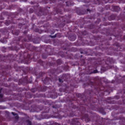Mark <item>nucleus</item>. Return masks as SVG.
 <instances>
[{
    "label": "nucleus",
    "instance_id": "obj_1",
    "mask_svg": "<svg viewBox=\"0 0 125 125\" xmlns=\"http://www.w3.org/2000/svg\"><path fill=\"white\" fill-rule=\"evenodd\" d=\"M97 80V78L94 79L95 82H90L89 84L91 85L92 88H94V91H96L93 94L94 98L93 97H90L86 98L85 100L83 99V95L80 93L76 94L77 97L81 98L83 104H81V105L79 107V110L77 111L78 114H75V112L72 110H68L65 112L64 115L63 116L57 113L53 115V118L55 119H59V120H62V118H66V117H69L71 118L75 116L77 117H81V119L82 121H84L85 123H88L91 121V119L93 117L91 115L89 116L86 113H90V114H93L90 110L93 111H96L98 110L99 112L103 115H106V112L104 110L103 107L98 108L97 106L98 101L101 100V99L104 96V93L102 91L105 90V87L102 85L101 81Z\"/></svg>",
    "mask_w": 125,
    "mask_h": 125
},
{
    "label": "nucleus",
    "instance_id": "obj_2",
    "mask_svg": "<svg viewBox=\"0 0 125 125\" xmlns=\"http://www.w3.org/2000/svg\"><path fill=\"white\" fill-rule=\"evenodd\" d=\"M11 1H15V0H9ZM23 1L26 2L28 0H22ZM9 3V2L7 0H0V10L1 9H3L5 8V9H7L8 5ZM18 14L17 13L15 14H11V15L9 13L7 12H3L1 14V16H0V20H4V17L5 16H8V18L7 20H6L4 22L5 25L6 26H9L10 24H16L17 23L18 21L20 22L18 24V27L20 29H27L28 27V21H25V20L23 19H17V16Z\"/></svg>",
    "mask_w": 125,
    "mask_h": 125
},
{
    "label": "nucleus",
    "instance_id": "obj_3",
    "mask_svg": "<svg viewBox=\"0 0 125 125\" xmlns=\"http://www.w3.org/2000/svg\"><path fill=\"white\" fill-rule=\"evenodd\" d=\"M32 36L27 35L25 38H23L22 36L16 38L15 40L13 41V43H11L12 46L9 47V49L10 50H15L18 51L20 48H26L30 51H33L35 49V46L32 44L27 43V42L32 41Z\"/></svg>",
    "mask_w": 125,
    "mask_h": 125
},
{
    "label": "nucleus",
    "instance_id": "obj_4",
    "mask_svg": "<svg viewBox=\"0 0 125 125\" xmlns=\"http://www.w3.org/2000/svg\"><path fill=\"white\" fill-rule=\"evenodd\" d=\"M33 55H30L28 52H24L23 53L21 52L16 57L15 60L16 61L24 62L25 64H30L32 59L34 62H36V61L41 57V55L38 53L36 54H34V53H33Z\"/></svg>",
    "mask_w": 125,
    "mask_h": 125
},
{
    "label": "nucleus",
    "instance_id": "obj_5",
    "mask_svg": "<svg viewBox=\"0 0 125 125\" xmlns=\"http://www.w3.org/2000/svg\"><path fill=\"white\" fill-rule=\"evenodd\" d=\"M68 69L69 65H68V64H66L64 66H58L56 69L55 68L51 69L49 72H48V74H49V76L51 77V78H52V79L46 77L44 80L43 79H42V81L43 82V83H44V84H49V83H50V82H52V78H53V77L56 78V75H58V74L62 73L63 70L68 71Z\"/></svg>",
    "mask_w": 125,
    "mask_h": 125
},
{
    "label": "nucleus",
    "instance_id": "obj_6",
    "mask_svg": "<svg viewBox=\"0 0 125 125\" xmlns=\"http://www.w3.org/2000/svg\"><path fill=\"white\" fill-rule=\"evenodd\" d=\"M59 2L60 4L58 5L57 8H54V11L55 12V13L54 14V15H56V14H63V10L64 11H67L65 10V8H64L65 7V5H63L64 3L66 4V6L74 5V2H72V1H67L65 2L64 1H62V0H60Z\"/></svg>",
    "mask_w": 125,
    "mask_h": 125
},
{
    "label": "nucleus",
    "instance_id": "obj_7",
    "mask_svg": "<svg viewBox=\"0 0 125 125\" xmlns=\"http://www.w3.org/2000/svg\"><path fill=\"white\" fill-rule=\"evenodd\" d=\"M98 57H99L98 59V64L100 65H103V64H107V62H109V63H113L114 61L112 58H105V59L103 58L102 56H103V54L101 53H98L97 55Z\"/></svg>",
    "mask_w": 125,
    "mask_h": 125
},
{
    "label": "nucleus",
    "instance_id": "obj_8",
    "mask_svg": "<svg viewBox=\"0 0 125 125\" xmlns=\"http://www.w3.org/2000/svg\"><path fill=\"white\" fill-rule=\"evenodd\" d=\"M36 8L38 9L39 8V7L35 6V7H33L30 8L29 10V13H33L35 12L38 16H42V15L45 16V15H47V13H45L47 12V10H45L44 11H42V8L40 7V10H39V12L38 13V9L36 11Z\"/></svg>",
    "mask_w": 125,
    "mask_h": 125
},
{
    "label": "nucleus",
    "instance_id": "obj_9",
    "mask_svg": "<svg viewBox=\"0 0 125 125\" xmlns=\"http://www.w3.org/2000/svg\"><path fill=\"white\" fill-rule=\"evenodd\" d=\"M75 51H77V48L71 47L68 50V52L63 53V52H61L60 54L61 57H66L68 59H72V58H73V54H68V53H69V52H75Z\"/></svg>",
    "mask_w": 125,
    "mask_h": 125
},
{
    "label": "nucleus",
    "instance_id": "obj_10",
    "mask_svg": "<svg viewBox=\"0 0 125 125\" xmlns=\"http://www.w3.org/2000/svg\"><path fill=\"white\" fill-rule=\"evenodd\" d=\"M38 64H40L41 66H42L44 69H47L48 67H55L56 66V64H55V62H42L41 60H39L38 61Z\"/></svg>",
    "mask_w": 125,
    "mask_h": 125
},
{
    "label": "nucleus",
    "instance_id": "obj_11",
    "mask_svg": "<svg viewBox=\"0 0 125 125\" xmlns=\"http://www.w3.org/2000/svg\"><path fill=\"white\" fill-rule=\"evenodd\" d=\"M25 70H26V73H32V74H33L35 76H36V79H40V78L43 76V72H40L38 73L37 72H35L34 71H35V69L34 68H30L29 67H26L25 68Z\"/></svg>",
    "mask_w": 125,
    "mask_h": 125
},
{
    "label": "nucleus",
    "instance_id": "obj_12",
    "mask_svg": "<svg viewBox=\"0 0 125 125\" xmlns=\"http://www.w3.org/2000/svg\"><path fill=\"white\" fill-rule=\"evenodd\" d=\"M11 69V66L7 65L4 66L3 65H0V75L2 76H8V74L6 73L4 70H10Z\"/></svg>",
    "mask_w": 125,
    "mask_h": 125
},
{
    "label": "nucleus",
    "instance_id": "obj_13",
    "mask_svg": "<svg viewBox=\"0 0 125 125\" xmlns=\"http://www.w3.org/2000/svg\"><path fill=\"white\" fill-rule=\"evenodd\" d=\"M33 83V77H30V79L28 80V76H26L23 80L20 79L19 81V84H23L24 83Z\"/></svg>",
    "mask_w": 125,
    "mask_h": 125
},
{
    "label": "nucleus",
    "instance_id": "obj_14",
    "mask_svg": "<svg viewBox=\"0 0 125 125\" xmlns=\"http://www.w3.org/2000/svg\"><path fill=\"white\" fill-rule=\"evenodd\" d=\"M71 18V15H69L68 16H65L64 17H60L59 16L58 18L55 19V20H60V21H62V22H64V23H70V19Z\"/></svg>",
    "mask_w": 125,
    "mask_h": 125
},
{
    "label": "nucleus",
    "instance_id": "obj_15",
    "mask_svg": "<svg viewBox=\"0 0 125 125\" xmlns=\"http://www.w3.org/2000/svg\"><path fill=\"white\" fill-rule=\"evenodd\" d=\"M25 98H40V97H43V94H36V95H32L31 93L28 92L25 93Z\"/></svg>",
    "mask_w": 125,
    "mask_h": 125
},
{
    "label": "nucleus",
    "instance_id": "obj_16",
    "mask_svg": "<svg viewBox=\"0 0 125 125\" xmlns=\"http://www.w3.org/2000/svg\"><path fill=\"white\" fill-rule=\"evenodd\" d=\"M39 88H40V89L39 88H32L31 90V91L33 93H35V92H36L37 90L38 91H42V92H44V91H46V89H47L46 86H44L43 87H42L40 86L39 87Z\"/></svg>",
    "mask_w": 125,
    "mask_h": 125
},
{
    "label": "nucleus",
    "instance_id": "obj_17",
    "mask_svg": "<svg viewBox=\"0 0 125 125\" xmlns=\"http://www.w3.org/2000/svg\"><path fill=\"white\" fill-rule=\"evenodd\" d=\"M115 0H97L99 4H104V3H112Z\"/></svg>",
    "mask_w": 125,
    "mask_h": 125
},
{
    "label": "nucleus",
    "instance_id": "obj_18",
    "mask_svg": "<svg viewBox=\"0 0 125 125\" xmlns=\"http://www.w3.org/2000/svg\"><path fill=\"white\" fill-rule=\"evenodd\" d=\"M21 125H33L32 121L29 119V116H27L25 117L24 123H22Z\"/></svg>",
    "mask_w": 125,
    "mask_h": 125
},
{
    "label": "nucleus",
    "instance_id": "obj_19",
    "mask_svg": "<svg viewBox=\"0 0 125 125\" xmlns=\"http://www.w3.org/2000/svg\"><path fill=\"white\" fill-rule=\"evenodd\" d=\"M115 120H120V125H125V117H123V115H121L119 118H117Z\"/></svg>",
    "mask_w": 125,
    "mask_h": 125
},
{
    "label": "nucleus",
    "instance_id": "obj_20",
    "mask_svg": "<svg viewBox=\"0 0 125 125\" xmlns=\"http://www.w3.org/2000/svg\"><path fill=\"white\" fill-rule=\"evenodd\" d=\"M70 125H81V122H80V119L74 118L72 119Z\"/></svg>",
    "mask_w": 125,
    "mask_h": 125
},
{
    "label": "nucleus",
    "instance_id": "obj_21",
    "mask_svg": "<svg viewBox=\"0 0 125 125\" xmlns=\"http://www.w3.org/2000/svg\"><path fill=\"white\" fill-rule=\"evenodd\" d=\"M38 103H43L45 105H49V102L47 100H35Z\"/></svg>",
    "mask_w": 125,
    "mask_h": 125
},
{
    "label": "nucleus",
    "instance_id": "obj_22",
    "mask_svg": "<svg viewBox=\"0 0 125 125\" xmlns=\"http://www.w3.org/2000/svg\"><path fill=\"white\" fill-rule=\"evenodd\" d=\"M42 2L43 3H55L56 1L55 0H42Z\"/></svg>",
    "mask_w": 125,
    "mask_h": 125
},
{
    "label": "nucleus",
    "instance_id": "obj_23",
    "mask_svg": "<svg viewBox=\"0 0 125 125\" xmlns=\"http://www.w3.org/2000/svg\"><path fill=\"white\" fill-rule=\"evenodd\" d=\"M124 48H122L121 46H120V44L118 43L116 44V47L115 49V51H117V52H119V51H123Z\"/></svg>",
    "mask_w": 125,
    "mask_h": 125
},
{
    "label": "nucleus",
    "instance_id": "obj_24",
    "mask_svg": "<svg viewBox=\"0 0 125 125\" xmlns=\"http://www.w3.org/2000/svg\"><path fill=\"white\" fill-rule=\"evenodd\" d=\"M68 39L71 42H75V41H76V39H77V36L76 35H70Z\"/></svg>",
    "mask_w": 125,
    "mask_h": 125
},
{
    "label": "nucleus",
    "instance_id": "obj_25",
    "mask_svg": "<svg viewBox=\"0 0 125 125\" xmlns=\"http://www.w3.org/2000/svg\"><path fill=\"white\" fill-rule=\"evenodd\" d=\"M112 8L113 11H115L116 12H118L121 10V8L118 6H112Z\"/></svg>",
    "mask_w": 125,
    "mask_h": 125
},
{
    "label": "nucleus",
    "instance_id": "obj_26",
    "mask_svg": "<svg viewBox=\"0 0 125 125\" xmlns=\"http://www.w3.org/2000/svg\"><path fill=\"white\" fill-rule=\"evenodd\" d=\"M48 55H50V54L49 53H43L42 55V57L43 59H46Z\"/></svg>",
    "mask_w": 125,
    "mask_h": 125
},
{
    "label": "nucleus",
    "instance_id": "obj_27",
    "mask_svg": "<svg viewBox=\"0 0 125 125\" xmlns=\"http://www.w3.org/2000/svg\"><path fill=\"white\" fill-rule=\"evenodd\" d=\"M3 93H4V89L1 88L0 89V98L1 99L3 97Z\"/></svg>",
    "mask_w": 125,
    "mask_h": 125
},
{
    "label": "nucleus",
    "instance_id": "obj_28",
    "mask_svg": "<svg viewBox=\"0 0 125 125\" xmlns=\"http://www.w3.org/2000/svg\"><path fill=\"white\" fill-rule=\"evenodd\" d=\"M12 33L13 35H15V36H18V35H19V33H20V31L19 30H12Z\"/></svg>",
    "mask_w": 125,
    "mask_h": 125
},
{
    "label": "nucleus",
    "instance_id": "obj_29",
    "mask_svg": "<svg viewBox=\"0 0 125 125\" xmlns=\"http://www.w3.org/2000/svg\"><path fill=\"white\" fill-rule=\"evenodd\" d=\"M115 19H116V15L114 14L111 15L110 16L108 17V20H109L110 21L112 20H115Z\"/></svg>",
    "mask_w": 125,
    "mask_h": 125
},
{
    "label": "nucleus",
    "instance_id": "obj_30",
    "mask_svg": "<svg viewBox=\"0 0 125 125\" xmlns=\"http://www.w3.org/2000/svg\"><path fill=\"white\" fill-rule=\"evenodd\" d=\"M11 114L13 115V116H15V119L16 120H19V116H18V114L13 112H12Z\"/></svg>",
    "mask_w": 125,
    "mask_h": 125
},
{
    "label": "nucleus",
    "instance_id": "obj_31",
    "mask_svg": "<svg viewBox=\"0 0 125 125\" xmlns=\"http://www.w3.org/2000/svg\"><path fill=\"white\" fill-rule=\"evenodd\" d=\"M19 12H21L23 14V15H27L28 14V11H26L25 12H23L24 10L21 8L19 9Z\"/></svg>",
    "mask_w": 125,
    "mask_h": 125
},
{
    "label": "nucleus",
    "instance_id": "obj_32",
    "mask_svg": "<svg viewBox=\"0 0 125 125\" xmlns=\"http://www.w3.org/2000/svg\"><path fill=\"white\" fill-rule=\"evenodd\" d=\"M24 102H25V103L30 105V104H32V103H33V102H34V101H29V100H26V99H25L24 100Z\"/></svg>",
    "mask_w": 125,
    "mask_h": 125
},
{
    "label": "nucleus",
    "instance_id": "obj_33",
    "mask_svg": "<svg viewBox=\"0 0 125 125\" xmlns=\"http://www.w3.org/2000/svg\"><path fill=\"white\" fill-rule=\"evenodd\" d=\"M77 14L78 15H83L84 14H85V12L82 11H77Z\"/></svg>",
    "mask_w": 125,
    "mask_h": 125
},
{
    "label": "nucleus",
    "instance_id": "obj_34",
    "mask_svg": "<svg viewBox=\"0 0 125 125\" xmlns=\"http://www.w3.org/2000/svg\"><path fill=\"white\" fill-rule=\"evenodd\" d=\"M56 63L57 64V65L59 66V65H61V64L62 63V61L61 60V59H58L56 61Z\"/></svg>",
    "mask_w": 125,
    "mask_h": 125
},
{
    "label": "nucleus",
    "instance_id": "obj_35",
    "mask_svg": "<svg viewBox=\"0 0 125 125\" xmlns=\"http://www.w3.org/2000/svg\"><path fill=\"white\" fill-rule=\"evenodd\" d=\"M123 36V32H121L120 33L119 32V33H117L116 34L115 37H119V38H122V36Z\"/></svg>",
    "mask_w": 125,
    "mask_h": 125
},
{
    "label": "nucleus",
    "instance_id": "obj_36",
    "mask_svg": "<svg viewBox=\"0 0 125 125\" xmlns=\"http://www.w3.org/2000/svg\"><path fill=\"white\" fill-rule=\"evenodd\" d=\"M81 34H82V36H88V33L86 31H84L81 32Z\"/></svg>",
    "mask_w": 125,
    "mask_h": 125
},
{
    "label": "nucleus",
    "instance_id": "obj_37",
    "mask_svg": "<svg viewBox=\"0 0 125 125\" xmlns=\"http://www.w3.org/2000/svg\"><path fill=\"white\" fill-rule=\"evenodd\" d=\"M6 109V107L2 105H0V110H4Z\"/></svg>",
    "mask_w": 125,
    "mask_h": 125
},
{
    "label": "nucleus",
    "instance_id": "obj_38",
    "mask_svg": "<svg viewBox=\"0 0 125 125\" xmlns=\"http://www.w3.org/2000/svg\"><path fill=\"white\" fill-rule=\"evenodd\" d=\"M35 32H36V33H39L40 34H41V31H40V29L38 28H36L35 30Z\"/></svg>",
    "mask_w": 125,
    "mask_h": 125
},
{
    "label": "nucleus",
    "instance_id": "obj_39",
    "mask_svg": "<svg viewBox=\"0 0 125 125\" xmlns=\"http://www.w3.org/2000/svg\"><path fill=\"white\" fill-rule=\"evenodd\" d=\"M33 42L34 43H40V41H37V40H33Z\"/></svg>",
    "mask_w": 125,
    "mask_h": 125
},
{
    "label": "nucleus",
    "instance_id": "obj_40",
    "mask_svg": "<svg viewBox=\"0 0 125 125\" xmlns=\"http://www.w3.org/2000/svg\"><path fill=\"white\" fill-rule=\"evenodd\" d=\"M92 73L93 74H97V73H98V70L97 69L94 70Z\"/></svg>",
    "mask_w": 125,
    "mask_h": 125
},
{
    "label": "nucleus",
    "instance_id": "obj_41",
    "mask_svg": "<svg viewBox=\"0 0 125 125\" xmlns=\"http://www.w3.org/2000/svg\"><path fill=\"white\" fill-rule=\"evenodd\" d=\"M67 77V75L66 74H63L62 76V80H65L64 78Z\"/></svg>",
    "mask_w": 125,
    "mask_h": 125
},
{
    "label": "nucleus",
    "instance_id": "obj_42",
    "mask_svg": "<svg viewBox=\"0 0 125 125\" xmlns=\"http://www.w3.org/2000/svg\"><path fill=\"white\" fill-rule=\"evenodd\" d=\"M56 35H54V36H51V35H50V38H52V39H55V38H56Z\"/></svg>",
    "mask_w": 125,
    "mask_h": 125
},
{
    "label": "nucleus",
    "instance_id": "obj_43",
    "mask_svg": "<svg viewBox=\"0 0 125 125\" xmlns=\"http://www.w3.org/2000/svg\"><path fill=\"white\" fill-rule=\"evenodd\" d=\"M93 28H94V25H90V26H89L90 29H93Z\"/></svg>",
    "mask_w": 125,
    "mask_h": 125
},
{
    "label": "nucleus",
    "instance_id": "obj_44",
    "mask_svg": "<svg viewBox=\"0 0 125 125\" xmlns=\"http://www.w3.org/2000/svg\"><path fill=\"white\" fill-rule=\"evenodd\" d=\"M59 83H63V80H62L60 78H59Z\"/></svg>",
    "mask_w": 125,
    "mask_h": 125
},
{
    "label": "nucleus",
    "instance_id": "obj_45",
    "mask_svg": "<svg viewBox=\"0 0 125 125\" xmlns=\"http://www.w3.org/2000/svg\"><path fill=\"white\" fill-rule=\"evenodd\" d=\"M3 21H0V27H2Z\"/></svg>",
    "mask_w": 125,
    "mask_h": 125
},
{
    "label": "nucleus",
    "instance_id": "obj_46",
    "mask_svg": "<svg viewBox=\"0 0 125 125\" xmlns=\"http://www.w3.org/2000/svg\"><path fill=\"white\" fill-rule=\"evenodd\" d=\"M27 33H28V31L25 30V31H24L23 34L24 35V36H26V35H27Z\"/></svg>",
    "mask_w": 125,
    "mask_h": 125
},
{
    "label": "nucleus",
    "instance_id": "obj_47",
    "mask_svg": "<svg viewBox=\"0 0 125 125\" xmlns=\"http://www.w3.org/2000/svg\"><path fill=\"white\" fill-rule=\"evenodd\" d=\"M5 114H6V115H7V116H9V112L7 111H5Z\"/></svg>",
    "mask_w": 125,
    "mask_h": 125
},
{
    "label": "nucleus",
    "instance_id": "obj_48",
    "mask_svg": "<svg viewBox=\"0 0 125 125\" xmlns=\"http://www.w3.org/2000/svg\"><path fill=\"white\" fill-rule=\"evenodd\" d=\"M120 2H123V3H125V0H119Z\"/></svg>",
    "mask_w": 125,
    "mask_h": 125
},
{
    "label": "nucleus",
    "instance_id": "obj_49",
    "mask_svg": "<svg viewBox=\"0 0 125 125\" xmlns=\"http://www.w3.org/2000/svg\"><path fill=\"white\" fill-rule=\"evenodd\" d=\"M104 26H108V25H109V23L106 22V23H104Z\"/></svg>",
    "mask_w": 125,
    "mask_h": 125
},
{
    "label": "nucleus",
    "instance_id": "obj_50",
    "mask_svg": "<svg viewBox=\"0 0 125 125\" xmlns=\"http://www.w3.org/2000/svg\"><path fill=\"white\" fill-rule=\"evenodd\" d=\"M82 62L83 63L82 64V65L83 66V64H84L85 63V61H84V60H83Z\"/></svg>",
    "mask_w": 125,
    "mask_h": 125
},
{
    "label": "nucleus",
    "instance_id": "obj_51",
    "mask_svg": "<svg viewBox=\"0 0 125 125\" xmlns=\"http://www.w3.org/2000/svg\"><path fill=\"white\" fill-rule=\"evenodd\" d=\"M53 108L56 109L57 112H58V109H57V108H56V107H55L54 105L53 106Z\"/></svg>",
    "mask_w": 125,
    "mask_h": 125
},
{
    "label": "nucleus",
    "instance_id": "obj_52",
    "mask_svg": "<svg viewBox=\"0 0 125 125\" xmlns=\"http://www.w3.org/2000/svg\"><path fill=\"white\" fill-rule=\"evenodd\" d=\"M106 7H107V8L106 9L108 10V9H110V7H111L110 6V5H107Z\"/></svg>",
    "mask_w": 125,
    "mask_h": 125
},
{
    "label": "nucleus",
    "instance_id": "obj_53",
    "mask_svg": "<svg viewBox=\"0 0 125 125\" xmlns=\"http://www.w3.org/2000/svg\"><path fill=\"white\" fill-rule=\"evenodd\" d=\"M92 94H93V91H91L89 92V95H92Z\"/></svg>",
    "mask_w": 125,
    "mask_h": 125
},
{
    "label": "nucleus",
    "instance_id": "obj_54",
    "mask_svg": "<svg viewBox=\"0 0 125 125\" xmlns=\"http://www.w3.org/2000/svg\"><path fill=\"white\" fill-rule=\"evenodd\" d=\"M3 58H4V59H9L8 56L6 58H5V57L4 56Z\"/></svg>",
    "mask_w": 125,
    "mask_h": 125
},
{
    "label": "nucleus",
    "instance_id": "obj_55",
    "mask_svg": "<svg viewBox=\"0 0 125 125\" xmlns=\"http://www.w3.org/2000/svg\"><path fill=\"white\" fill-rule=\"evenodd\" d=\"M101 20H100V19H98V23H100V22H101Z\"/></svg>",
    "mask_w": 125,
    "mask_h": 125
},
{
    "label": "nucleus",
    "instance_id": "obj_56",
    "mask_svg": "<svg viewBox=\"0 0 125 125\" xmlns=\"http://www.w3.org/2000/svg\"><path fill=\"white\" fill-rule=\"evenodd\" d=\"M96 40V41H99V40H100V38H99V37H98L97 39H95Z\"/></svg>",
    "mask_w": 125,
    "mask_h": 125
},
{
    "label": "nucleus",
    "instance_id": "obj_57",
    "mask_svg": "<svg viewBox=\"0 0 125 125\" xmlns=\"http://www.w3.org/2000/svg\"><path fill=\"white\" fill-rule=\"evenodd\" d=\"M86 11L90 12V10L89 9H87Z\"/></svg>",
    "mask_w": 125,
    "mask_h": 125
},
{
    "label": "nucleus",
    "instance_id": "obj_58",
    "mask_svg": "<svg viewBox=\"0 0 125 125\" xmlns=\"http://www.w3.org/2000/svg\"><path fill=\"white\" fill-rule=\"evenodd\" d=\"M7 42V41H5V42H2L3 43H6Z\"/></svg>",
    "mask_w": 125,
    "mask_h": 125
},
{
    "label": "nucleus",
    "instance_id": "obj_59",
    "mask_svg": "<svg viewBox=\"0 0 125 125\" xmlns=\"http://www.w3.org/2000/svg\"><path fill=\"white\" fill-rule=\"evenodd\" d=\"M32 20H34L35 19V17L33 16L32 18Z\"/></svg>",
    "mask_w": 125,
    "mask_h": 125
},
{
    "label": "nucleus",
    "instance_id": "obj_60",
    "mask_svg": "<svg viewBox=\"0 0 125 125\" xmlns=\"http://www.w3.org/2000/svg\"><path fill=\"white\" fill-rule=\"evenodd\" d=\"M3 62H6V60H4H4H3Z\"/></svg>",
    "mask_w": 125,
    "mask_h": 125
},
{
    "label": "nucleus",
    "instance_id": "obj_61",
    "mask_svg": "<svg viewBox=\"0 0 125 125\" xmlns=\"http://www.w3.org/2000/svg\"><path fill=\"white\" fill-rule=\"evenodd\" d=\"M105 49H106V48H104V49H102V50L103 51L104 50H105Z\"/></svg>",
    "mask_w": 125,
    "mask_h": 125
},
{
    "label": "nucleus",
    "instance_id": "obj_62",
    "mask_svg": "<svg viewBox=\"0 0 125 125\" xmlns=\"http://www.w3.org/2000/svg\"><path fill=\"white\" fill-rule=\"evenodd\" d=\"M80 40H81V41H83V37H81V38H80Z\"/></svg>",
    "mask_w": 125,
    "mask_h": 125
},
{
    "label": "nucleus",
    "instance_id": "obj_63",
    "mask_svg": "<svg viewBox=\"0 0 125 125\" xmlns=\"http://www.w3.org/2000/svg\"><path fill=\"white\" fill-rule=\"evenodd\" d=\"M96 68H97V67L95 66V67H94V69H96Z\"/></svg>",
    "mask_w": 125,
    "mask_h": 125
},
{
    "label": "nucleus",
    "instance_id": "obj_64",
    "mask_svg": "<svg viewBox=\"0 0 125 125\" xmlns=\"http://www.w3.org/2000/svg\"><path fill=\"white\" fill-rule=\"evenodd\" d=\"M100 48H101V47H102V45H101V46H100Z\"/></svg>",
    "mask_w": 125,
    "mask_h": 125
}]
</instances>
